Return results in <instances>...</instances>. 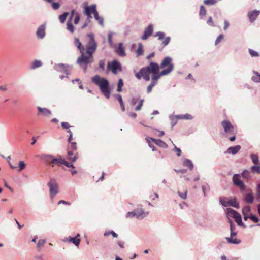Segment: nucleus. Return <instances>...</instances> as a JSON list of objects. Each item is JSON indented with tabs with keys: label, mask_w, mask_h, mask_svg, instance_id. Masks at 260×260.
I'll return each mask as SVG.
<instances>
[{
	"label": "nucleus",
	"mask_w": 260,
	"mask_h": 260,
	"mask_svg": "<svg viewBox=\"0 0 260 260\" xmlns=\"http://www.w3.org/2000/svg\"><path fill=\"white\" fill-rule=\"evenodd\" d=\"M91 81L99 86L101 93L107 99H109L111 90L108 80L96 75L92 77Z\"/></svg>",
	"instance_id": "obj_1"
},
{
	"label": "nucleus",
	"mask_w": 260,
	"mask_h": 260,
	"mask_svg": "<svg viewBox=\"0 0 260 260\" xmlns=\"http://www.w3.org/2000/svg\"><path fill=\"white\" fill-rule=\"evenodd\" d=\"M241 177L246 179H249L251 177L250 171L247 170H244L241 175L239 174H235L232 177L233 184L238 187L240 191H244L245 190L246 185L243 181L241 180Z\"/></svg>",
	"instance_id": "obj_2"
},
{
	"label": "nucleus",
	"mask_w": 260,
	"mask_h": 260,
	"mask_svg": "<svg viewBox=\"0 0 260 260\" xmlns=\"http://www.w3.org/2000/svg\"><path fill=\"white\" fill-rule=\"evenodd\" d=\"M172 60V58L169 56H166L164 58L160 63V68L162 69L165 68L166 66H168V68L162 70L160 74H153L152 80L157 81L161 76L168 75L173 71L174 65L171 63Z\"/></svg>",
	"instance_id": "obj_3"
},
{
	"label": "nucleus",
	"mask_w": 260,
	"mask_h": 260,
	"mask_svg": "<svg viewBox=\"0 0 260 260\" xmlns=\"http://www.w3.org/2000/svg\"><path fill=\"white\" fill-rule=\"evenodd\" d=\"M40 159L46 165L51 167H54L55 165L61 166L62 157L58 155L56 157L49 154H43L40 156Z\"/></svg>",
	"instance_id": "obj_4"
},
{
	"label": "nucleus",
	"mask_w": 260,
	"mask_h": 260,
	"mask_svg": "<svg viewBox=\"0 0 260 260\" xmlns=\"http://www.w3.org/2000/svg\"><path fill=\"white\" fill-rule=\"evenodd\" d=\"M159 67L158 64L154 62H151L149 66L141 69V73L145 76V80L147 81L150 80L149 75L150 73L157 74L159 73Z\"/></svg>",
	"instance_id": "obj_5"
},
{
	"label": "nucleus",
	"mask_w": 260,
	"mask_h": 260,
	"mask_svg": "<svg viewBox=\"0 0 260 260\" xmlns=\"http://www.w3.org/2000/svg\"><path fill=\"white\" fill-rule=\"evenodd\" d=\"M81 55L78 58L76 63L83 70L84 73L86 72L87 65L93 62V55H85V51L80 53Z\"/></svg>",
	"instance_id": "obj_6"
},
{
	"label": "nucleus",
	"mask_w": 260,
	"mask_h": 260,
	"mask_svg": "<svg viewBox=\"0 0 260 260\" xmlns=\"http://www.w3.org/2000/svg\"><path fill=\"white\" fill-rule=\"evenodd\" d=\"M87 36L89 38V40L86 44V53L88 55H93L97 49L98 45L94 39V35L93 33L88 34Z\"/></svg>",
	"instance_id": "obj_7"
},
{
	"label": "nucleus",
	"mask_w": 260,
	"mask_h": 260,
	"mask_svg": "<svg viewBox=\"0 0 260 260\" xmlns=\"http://www.w3.org/2000/svg\"><path fill=\"white\" fill-rule=\"evenodd\" d=\"M47 185L49 188V193L51 199H52L58 193V184L54 178H51L48 182Z\"/></svg>",
	"instance_id": "obj_8"
},
{
	"label": "nucleus",
	"mask_w": 260,
	"mask_h": 260,
	"mask_svg": "<svg viewBox=\"0 0 260 260\" xmlns=\"http://www.w3.org/2000/svg\"><path fill=\"white\" fill-rule=\"evenodd\" d=\"M107 69L111 71L114 74L116 75L118 73V71H122V67L117 60H114L108 63Z\"/></svg>",
	"instance_id": "obj_9"
},
{
	"label": "nucleus",
	"mask_w": 260,
	"mask_h": 260,
	"mask_svg": "<svg viewBox=\"0 0 260 260\" xmlns=\"http://www.w3.org/2000/svg\"><path fill=\"white\" fill-rule=\"evenodd\" d=\"M221 125L226 133L232 135L235 134V128L229 120H225L222 121Z\"/></svg>",
	"instance_id": "obj_10"
},
{
	"label": "nucleus",
	"mask_w": 260,
	"mask_h": 260,
	"mask_svg": "<svg viewBox=\"0 0 260 260\" xmlns=\"http://www.w3.org/2000/svg\"><path fill=\"white\" fill-rule=\"evenodd\" d=\"M96 5L92 4L90 6H85L84 7V14L87 16L88 19L92 18L91 14H95V12H97Z\"/></svg>",
	"instance_id": "obj_11"
},
{
	"label": "nucleus",
	"mask_w": 260,
	"mask_h": 260,
	"mask_svg": "<svg viewBox=\"0 0 260 260\" xmlns=\"http://www.w3.org/2000/svg\"><path fill=\"white\" fill-rule=\"evenodd\" d=\"M139 206L140 207V208H137L134 210V212H135L136 217L137 219H143L148 215L149 212L144 211L142 208V205H140Z\"/></svg>",
	"instance_id": "obj_12"
},
{
	"label": "nucleus",
	"mask_w": 260,
	"mask_h": 260,
	"mask_svg": "<svg viewBox=\"0 0 260 260\" xmlns=\"http://www.w3.org/2000/svg\"><path fill=\"white\" fill-rule=\"evenodd\" d=\"M237 233L238 232H230V237L225 238V239L229 243L238 244L241 243L240 239L233 238V237L237 236Z\"/></svg>",
	"instance_id": "obj_13"
},
{
	"label": "nucleus",
	"mask_w": 260,
	"mask_h": 260,
	"mask_svg": "<svg viewBox=\"0 0 260 260\" xmlns=\"http://www.w3.org/2000/svg\"><path fill=\"white\" fill-rule=\"evenodd\" d=\"M38 110V116L43 115L46 117H50L52 115L51 111L46 108H42L40 106L37 107Z\"/></svg>",
	"instance_id": "obj_14"
},
{
	"label": "nucleus",
	"mask_w": 260,
	"mask_h": 260,
	"mask_svg": "<svg viewBox=\"0 0 260 260\" xmlns=\"http://www.w3.org/2000/svg\"><path fill=\"white\" fill-rule=\"evenodd\" d=\"M80 236L79 234H77L76 236L75 237H71L69 236L68 238H66L64 240V242H68L73 243L76 246L78 247L80 242L81 241L79 237Z\"/></svg>",
	"instance_id": "obj_15"
},
{
	"label": "nucleus",
	"mask_w": 260,
	"mask_h": 260,
	"mask_svg": "<svg viewBox=\"0 0 260 260\" xmlns=\"http://www.w3.org/2000/svg\"><path fill=\"white\" fill-rule=\"evenodd\" d=\"M259 14V10H254L253 11H249L248 13V17L249 18L250 22L251 23L254 22L256 20Z\"/></svg>",
	"instance_id": "obj_16"
},
{
	"label": "nucleus",
	"mask_w": 260,
	"mask_h": 260,
	"mask_svg": "<svg viewBox=\"0 0 260 260\" xmlns=\"http://www.w3.org/2000/svg\"><path fill=\"white\" fill-rule=\"evenodd\" d=\"M153 31V27L152 24H149L144 30V34L142 36V39L143 40H145L148 39L149 37H150Z\"/></svg>",
	"instance_id": "obj_17"
},
{
	"label": "nucleus",
	"mask_w": 260,
	"mask_h": 260,
	"mask_svg": "<svg viewBox=\"0 0 260 260\" xmlns=\"http://www.w3.org/2000/svg\"><path fill=\"white\" fill-rule=\"evenodd\" d=\"M66 68H70V69H72L73 66L62 63L55 64L54 66V70L59 72H63Z\"/></svg>",
	"instance_id": "obj_18"
},
{
	"label": "nucleus",
	"mask_w": 260,
	"mask_h": 260,
	"mask_svg": "<svg viewBox=\"0 0 260 260\" xmlns=\"http://www.w3.org/2000/svg\"><path fill=\"white\" fill-rule=\"evenodd\" d=\"M37 36L39 39H43L45 36V25H40L36 32Z\"/></svg>",
	"instance_id": "obj_19"
},
{
	"label": "nucleus",
	"mask_w": 260,
	"mask_h": 260,
	"mask_svg": "<svg viewBox=\"0 0 260 260\" xmlns=\"http://www.w3.org/2000/svg\"><path fill=\"white\" fill-rule=\"evenodd\" d=\"M240 149L241 146L239 145L235 146H231L228 148L225 153L235 155L240 150Z\"/></svg>",
	"instance_id": "obj_20"
},
{
	"label": "nucleus",
	"mask_w": 260,
	"mask_h": 260,
	"mask_svg": "<svg viewBox=\"0 0 260 260\" xmlns=\"http://www.w3.org/2000/svg\"><path fill=\"white\" fill-rule=\"evenodd\" d=\"M149 139H150L157 145L160 147L163 148H167L168 147V145L160 139H154L152 138H149Z\"/></svg>",
	"instance_id": "obj_21"
},
{
	"label": "nucleus",
	"mask_w": 260,
	"mask_h": 260,
	"mask_svg": "<svg viewBox=\"0 0 260 260\" xmlns=\"http://www.w3.org/2000/svg\"><path fill=\"white\" fill-rule=\"evenodd\" d=\"M244 202L248 204H252L254 200V197L252 193L250 192L247 193L244 197L243 199Z\"/></svg>",
	"instance_id": "obj_22"
},
{
	"label": "nucleus",
	"mask_w": 260,
	"mask_h": 260,
	"mask_svg": "<svg viewBox=\"0 0 260 260\" xmlns=\"http://www.w3.org/2000/svg\"><path fill=\"white\" fill-rule=\"evenodd\" d=\"M239 214H240L237 211L232 208H228L226 209V215L228 217H231L235 219V218H236V217Z\"/></svg>",
	"instance_id": "obj_23"
},
{
	"label": "nucleus",
	"mask_w": 260,
	"mask_h": 260,
	"mask_svg": "<svg viewBox=\"0 0 260 260\" xmlns=\"http://www.w3.org/2000/svg\"><path fill=\"white\" fill-rule=\"evenodd\" d=\"M115 51L117 54L120 56L123 57L126 55L124 49L123 48L121 43L118 44V47L116 49Z\"/></svg>",
	"instance_id": "obj_24"
},
{
	"label": "nucleus",
	"mask_w": 260,
	"mask_h": 260,
	"mask_svg": "<svg viewBox=\"0 0 260 260\" xmlns=\"http://www.w3.org/2000/svg\"><path fill=\"white\" fill-rule=\"evenodd\" d=\"M74 43V45L79 50L80 53H82V52L85 51V48L82 45V44L80 42L78 38H75Z\"/></svg>",
	"instance_id": "obj_25"
},
{
	"label": "nucleus",
	"mask_w": 260,
	"mask_h": 260,
	"mask_svg": "<svg viewBox=\"0 0 260 260\" xmlns=\"http://www.w3.org/2000/svg\"><path fill=\"white\" fill-rule=\"evenodd\" d=\"M253 75L251 77V80L255 83L260 82V73L258 72L253 70Z\"/></svg>",
	"instance_id": "obj_26"
},
{
	"label": "nucleus",
	"mask_w": 260,
	"mask_h": 260,
	"mask_svg": "<svg viewBox=\"0 0 260 260\" xmlns=\"http://www.w3.org/2000/svg\"><path fill=\"white\" fill-rule=\"evenodd\" d=\"M228 206H231L236 208L239 207V204L237 202L236 198L231 199L228 201Z\"/></svg>",
	"instance_id": "obj_27"
},
{
	"label": "nucleus",
	"mask_w": 260,
	"mask_h": 260,
	"mask_svg": "<svg viewBox=\"0 0 260 260\" xmlns=\"http://www.w3.org/2000/svg\"><path fill=\"white\" fill-rule=\"evenodd\" d=\"M43 63L41 61L39 60H35L31 64L30 69L34 70L36 68H39L42 66Z\"/></svg>",
	"instance_id": "obj_28"
},
{
	"label": "nucleus",
	"mask_w": 260,
	"mask_h": 260,
	"mask_svg": "<svg viewBox=\"0 0 260 260\" xmlns=\"http://www.w3.org/2000/svg\"><path fill=\"white\" fill-rule=\"evenodd\" d=\"M176 117L178 118V119H186V120H191L193 118L192 116L190 114H189L177 115Z\"/></svg>",
	"instance_id": "obj_29"
},
{
	"label": "nucleus",
	"mask_w": 260,
	"mask_h": 260,
	"mask_svg": "<svg viewBox=\"0 0 260 260\" xmlns=\"http://www.w3.org/2000/svg\"><path fill=\"white\" fill-rule=\"evenodd\" d=\"M94 18L96 20L98 21L99 24L102 26H104V18L103 17H100L99 15V13L97 11L95 12V14H94Z\"/></svg>",
	"instance_id": "obj_30"
},
{
	"label": "nucleus",
	"mask_w": 260,
	"mask_h": 260,
	"mask_svg": "<svg viewBox=\"0 0 260 260\" xmlns=\"http://www.w3.org/2000/svg\"><path fill=\"white\" fill-rule=\"evenodd\" d=\"M235 220L238 225L244 228H246V225L242 222V217L240 214L238 215L236 218H235Z\"/></svg>",
	"instance_id": "obj_31"
},
{
	"label": "nucleus",
	"mask_w": 260,
	"mask_h": 260,
	"mask_svg": "<svg viewBox=\"0 0 260 260\" xmlns=\"http://www.w3.org/2000/svg\"><path fill=\"white\" fill-rule=\"evenodd\" d=\"M67 29L71 33L73 34L75 31V27L71 20H68L67 22Z\"/></svg>",
	"instance_id": "obj_32"
},
{
	"label": "nucleus",
	"mask_w": 260,
	"mask_h": 260,
	"mask_svg": "<svg viewBox=\"0 0 260 260\" xmlns=\"http://www.w3.org/2000/svg\"><path fill=\"white\" fill-rule=\"evenodd\" d=\"M115 97L119 101L120 104V107L122 111L124 112L125 111V106L121 95L120 94H116L115 95Z\"/></svg>",
	"instance_id": "obj_33"
},
{
	"label": "nucleus",
	"mask_w": 260,
	"mask_h": 260,
	"mask_svg": "<svg viewBox=\"0 0 260 260\" xmlns=\"http://www.w3.org/2000/svg\"><path fill=\"white\" fill-rule=\"evenodd\" d=\"M183 164L184 166H186L190 170H192L193 169V163L192 162L188 159H185L183 162Z\"/></svg>",
	"instance_id": "obj_34"
},
{
	"label": "nucleus",
	"mask_w": 260,
	"mask_h": 260,
	"mask_svg": "<svg viewBox=\"0 0 260 260\" xmlns=\"http://www.w3.org/2000/svg\"><path fill=\"white\" fill-rule=\"evenodd\" d=\"M143 45L142 43H139L138 48L136 51L137 56H139L143 54Z\"/></svg>",
	"instance_id": "obj_35"
},
{
	"label": "nucleus",
	"mask_w": 260,
	"mask_h": 260,
	"mask_svg": "<svg viewBox=\"0 0 260 260\" xmlns=\"http://www.w3.org/2000/svg\"><path fill=\"white\" fill-rule=\"evenodd\" d=\"M170 119L172 128H173L176 124L178 118L176 117V115L175 116L171 115L170 116Z\"/></svg>",
	"instance_id": "obj_36"
},
{
	"label": "nucleus",
	"mask_w": 260,
	"mask_h": 260,
	"mask_svg": "<svg viewBox=\"0 0 260 260\" xmlns=\"http://www.w3.org/2000/svg\"><path fill=\"white\" fill-rule=\"evenodd\" d=\"M69 13L67 12H64L62 15L59 16V19L61 23H63L65 22Z\"/></svg>",
	"instance_id": "obj_37"
},
{
	"label": "nucleus",
	"mask_w": 260,
	"mask_h": 260,
	"mask_svg": "<svg viewBox=\"0 0 260 260\" xmlns=\"http://www.w3.org/2000/svg\"><path fill=\"white\" fill-rule=\"evenodd\" d=\"M206 13H207V11L205 8L204 6L203 5H201L200 6V11H199V15H200L201 18H202L203 17V16H205L206 14Z\"/></svg>",
	"instance_id": "obj_38"
},
{
	"label": "nucleus",
	"mask_w": 260,
	"mask_h": 260,
	"mask_svg": "<svg viewBox=\"0 0 260 260\" xmlns=\"http://www.w3.org/2000/svg\"><path fill=\"white\" fill-rule=\"evenodd\" d=\"M123 86V82L122 79H119L118 80V84H117V91L119 92L122 91V87Z\"/></svg>",
	"instance_id": "obj_39"
},
{
	"label": "nucleus",
	"mask_w": 260,
	"mask_h": 260,
	"mask_svg": "<svg viewBox=\"0 0 260 260\" xmlns=\"http://www.w3.org/2000/svg\"><path fill=\"white\" fill-rule=\"evenodd\" d=\"M251 159L252 160V162L255 164V165H258V163H259V159H258V157L257 155L256 154H252L251 155Z\"/></svg>",
	"instance_id": "obj_40"
},
{
	"label": "nucleus",
	"mask_w": 260,
	"mask_h": 260,
	"mask_svg": "<svg viewBox=\"0 0 260 260\" xmlns=\"http://www.w3.org/2000/svg\"><path fill=\"white\" fill-rule=\"evenodd\" d=\"M46 242V241L45 239L40 240L37 243V248L38 251H40L41 247L43 246L44 244H45Z\"/></svg>",
	"instance_id": "obj_41"
},
{
	"label": "nucleus",
	"mask_w": 260,
	"mask_h": 260,
	"mask_svg": "<svg viewBox=\"0 0 260 260\" xmlns=\"http://www.w3.org/2000/svg\"><path fill=\"white\" fill-rule=\"evenodd\" d=\"M248 51L251 57L259 56V54L257 52L252 50V49H249Z\"/></svg>",
	"instance_id": "obj_42"
},
{
	"label": "nucleus",
	"mask_w": 260,
	"mask_h": 260,
	"mask_svg": "<svg viewBox=\"0 0 260 260\" xmlns=\"http://www.w3.org/2000/svg\"><path fill=\"white\" fill-rule=\"evenodd\" d=\"M250 211L251 208L250 206H246L242 209V213L243 214L248 215L250 212Z\"/></svg>",
	"instance_id": "obj_43"
},
{
	"label": "nucleus",
	"mask_w": 260,
	"mask_h": 260,
	"mask_svg": "<svg viewBox=\"0 0 260 260\" xmlns=\"http://www.w3.org/2000/svg\"><path fill=\"white\" fill-rule=\"evenodd\" d=\"M165 35V34L164 32L158 31L155 34L154 36L157 37L158 39L160 40L164 38Z\"/></svg>",
	"instance_id": "obj_44"
},
{
	"label": "nucleus",
	"mask_w": 260,
	"mask_h": 260,
	"mask_svg": "<svg viewBox=\"0 0 260 260\" xmlns=\"http://www.w3.org/2000/svg\"><path fill=\"white\" fill-rule=\"evenodd\" d=\"M18 167H19L18 172H21L22 170H23V169H24L25 168L26 164H25V162L24 161H19V162L18 164Z\"/></svg>",
	"instance_id": "obj_45"
},
{
	"label": "nucleus",
	"mask_w": 260,
	"mask_h": 260,
	"mask_svg": "<svg viewBox=\"0 0 260 260\" xmlns=\"http://www.w3.org/2000/svg\"><path fill=\"white\" fill-rule=\"evenodd\" d=\"M249 219H250L252 221H253L255 223H258L259 221V219L257 216L254 214H251L249 216Z\"/></svg>",
	"instance_id": "obj_46"
},
{
	"label": "nucleus",
	"mask_w": 260,
	"mask_h": 260,
	"mask_svg": "<svg viewBox=\"0 0 260 260\" xmlns=\"http://www.w3.org/2000/svg\"><path fill=\"white\" fill-rule=\"evenodd\" d=\"M61 165H64L68 167H72L73 168H75L73 164L66 161L63 158L61 160Z\"/></svg>",
	"instance_id": "obj_47"
},
{
	"label": "nucleus",
	"mask_w": 260,
	"mask_h": 260,
	"mask_svg": "<svg viewBox=\"0 0 260 260\" xmlns=\"http://www.w3.org/2000/svg\"><path fill=\"white\" fill-rule=\"evenodd\" d=\"M251 171L253 172H257L260 174V166H253L251 168Z\"/></svg>",
	"instance_id": "obj_48"
},
{
	"label": "nucleus",
	"mask_w": 260,
	"mask_h": 260,
	"mask_svg": "<svg viewBox=\"0 0 260 260\" xmlns=\"http://www.w3.org/2000/svg\"><path fill=\"white\" fill-rule=\"evenodd\" d=\"M207 23L208 25L212 26V27H216V26L214 24L212 18L211 16L209 17L207 21Z\"/></svg>",
	"instance_id": "obj_49"
},
{
	"label": "nucleus",
	"mask_w": 260,
	"mask_h": 260,
	"mask_svg": "<svg viewBox=\"0 0 260 260\" xmlns=\"http://www.w3.org/2000/svg\"><path fill=\"white\" fill-rule=\"evenodd\" d=\"M216 3V0H204V3L208 5H213Z\"/></svg>",
	"instance_id": "obj_50"
},
{
	"label": "nucleus",
	"mask_w": 260,
	"mask_h": 260,
	"mask_svg": "<svg viewBox=\"0 0 260 260\" xmlns=\"http://www.w3.org/2000/svg\"><path fill=\"white\" fill-rule=\"evenodd\" d=\"M171 38L170 37H167L165 38V40L162 41V44L164 46L168 45L170 42Z\"/></svg>",
	"instance_id": "obj_51"
},
{
	"label": "nucleus",
	"mask_w": 260,
	"mask_h": 260,
	"mask_svg": "<svg viewBox=\"0 0 260 260\" xmlns=\"http://www.w3.org/2000/svg\"><path fill=\"white\" fill-rule=\"evenodd\" d=\"M223 37H224V35L223 34H220L217 37V39L215 40V45H217V44H218L220 42L221 40L223 38Z\"/></svg>",
	"instance_id": "obj_52"
},
{
	"label": "nucleus",
	"mask_w": 260,
	"mask_h": 260,
	"mask_svg": "<svg viewBox=\"0 0 260 260\" xmlns=\"http://www.w3.org/2000/svg\"><path fill=\"white\" fill-rule=\"evenodd\" d=\"M61 126L63 128V129H69L70 127H71V126L69 125V123L67 122H62L61 123Z\"/></svg>",
	"instance_id": "obj_53"
},
{
	"label": "nucleus",
	"mask_w": 260,
	"mask_h": 260,
	"mask_svg": "<svg viewBox=\"0 0 260 260\" xmlns=\"http://www.w3.org/2000/svg\"><path fill=\"white\" fill-rule=\"evenodd\" d=\"M105 61L104 60H100L99 63V68L103 71L105 70Z\"/></svg>",
	"instance_id": "obj_54"
},
{
	"label": "nucleus",
	"mask_w": 260,
	"mask_h": 260,
	"mask_svg": "<svg viewBox=\"0 0 260 260\" xmlns=\"http://www.w3.org/2000/svg\"><path fill=\"white\" fill-rule=\"evenodd\" d=\"M80 16L78 13H76V16L74 19V23L75 24H77L80 20Z\"/></svg>",
	"instance_id": "obj_55"
},
{
	"label": "nucleus",
	"mask_w": 260,
	"mask_h": 260,
	"mask_svg": "<svg viewBox=\"0 0 260 260\" xmlns=\"http://www.w3.org/2000/svg\"><path fill=\"white\" fill-rule=\"evenodd\" d=\"M126 218H131L136 217L135 215V212H134V211H131V212H128L125 215Z\"/></svg>",
	"instance_id": "obj_56"
},
{
	"label": "nucleus",
	"mask_w": 260,
	"mask_h": 260,
	"mask_svg": "<svg viewBox=\"0 0 260 260\" xmlns=\"http://www.w3.org/2000/svg\"><path fill=\"white\" fill-rule=\"evenodd\" d=\"M113 34L112 32H109L108 35V42L109 43V44L111 45H112V44L113 43L112 39Z\"/></svg>",
	"instance_id": "obj_57"
},
{
	"label": "nucleus",
	"mask_w": 260,
	"mask_h": 260,
	"mask_svg": "<svg viewBox=\"0 0 260 260\" xmlns=\"http://www.w3.org/2000/svg\"><path fill=\"white\" fill-rule=\"evenodd\" d=\"M135 76L138 79H141L142 78H143L145 80V76L141 73V70H140L139 72L136 73Z\"/></svg>",
	"instance_id": "obj_58"
},
{
	"label": "nucleus",
	"mask_w": 260,
	"mask_h": 260,
	"mask_svg": "<svg viewBox=\"0 0 260 260\" xmlns=\"http://www.w3.org/2000/svg\"><path fill=\"white\" fill-rule=\"evenodd\" d=\"M173 144L174 146V151L177 152V156H180L181 153V149L180 148H178L177 147H176L173 143Z\"/></svg>",
	"instance_id": "obj_59"
},
{
	"label": "nucleus",
	"mask_w": 260,
	"mask_h": 260,
	"mask_svg": "<svg viewBox=\"0 0 260 260\" xmlns=\"http://www.w3.org/2000/svg\"><path fill=\"white\" fill-rule=\"evenodd\" d=\"M178 194L179 196V197L183 199H186L187 198V191H186L184 193H181L180 192L178 191Z\"/></svg>",
	"instance_id": "obj_60"
},
{
	"label": "nucleus",
	"mask_w": 260,
	"mask_h": 260,
	"mask_svg": "<svg viewBox=\"0 0 260 260\" xmlns=\"http://www.w3.org/2000/svg\"><path fill=\"white\" fill-rule=\"evenodd\" d=\"M52 8L54 10H57L59 7V4L58 3L56 2H52L51 3Z\"/></svg>",
	"instance_id": "obj_61"
},
{
	"label": "nucleus",
	"mask_w": 260,
	"mask_h": 260,
	"mask_svg": "<svg viewBox=\"0 0 260 260\" xmlns=\"http://www.w3.org/2000/svg\"><path fill=\"white\" fill-rule=\"evenodd\" d=\"M219 202L224 207H227L228 206V202L225 201L223 199H222L221 198L219 199Z\"/></svg>",
	"instance_id": "obj_62"
},
{
	"label": "nucleus",
	"mask_w": 260,
	"mask_h": 260,
	"mask_svg": "<svg viewBox=\"0 0 260 260\" xmlns=\"http://www.w3.org/2000/svg\"><path fill=\"white\" fill-rule=\"evenodd\" d=\"M78 158V154H76L73 157H68V159L72 162L76 161Z\"/></svg>",
	"instance_id": "obj_63"
},
{
	"label": "nucleus",
	"mask_w": 260,
	"mask_h": 260,
	"mask_svg": "<svg viewBox=\"0 0 260 260\" xmlns=\"http://www.w3.org/2000/svg\"><path fill=\"white\" fill-rule=\"evenodd\" d=\"M230 25V24L228 22V21L226 19L224 20V27H223V29L224 30H226L229 27Z\"/></svg>",
	"instance_id": "obj_64"
}]
</instances>
